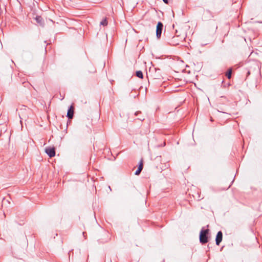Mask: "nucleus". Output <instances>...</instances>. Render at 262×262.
Here are the masks:
<instances>
[{
    "label": "nucleus",
    "mask_w": 262,
    "mask_h": 262,
    "mask_svg": "<svg viewBox=\"0 0 262 262\" xmlns=\"http://www.w3.org/2000/svg\"><path fill=\"white\" fill-rule=\"evenodd\" d=\"M222 238H223V233H222V231H220L217 232V235L216 236V238H215V242H216V244L217 245H220V243L222 241Z\"/></svg>",
    "instance_id": "obj_4"
},
{
    "label": "nucleus",
    "mask_w": 262,
    "mask_h": 262,
    "mask_svg": "<svg viewBox=\"0 0 262 262\" xmlns=\"http://www.w3.org/2000/svg\"><path fill=\"white\" fill-rule=\"evenodd\" d=\"M100 25H103L104 26H107V19L106 18L103 19L101 22H100Z\"/></svg>",
    "instance_id": "obj_10"
},
{
    "label": "nucleus",
    "mask_w": 262,
    "mask_h": 262,
    "mask_svg": "<svg viewBox=\"0 0 262 262\" xmlns=\"http://www.w3.org/2000/svg\"><path fill=\"white\" fill-rule=\"evenodd\" d=\"M163 1L165 4H168V0H163Z\"/></svg>",
    "instance_id": "obj_14"
},
{
    "label": "nucleus",
    "mask_w": 262,
    "mask_h": 262,
    "mask_svg": "<svg viewBox=\"0 0 262 262\" xmlns=\"http://www.w3.org/2000/svg\"><path fill=\"white\" fill-rule=\"evenodd\" d=\"M35 20L37 23L40 25H42L43 23V19L41 16H36L35 17Z\"/></svg>",
    "instance_id": "obj_7"
},
{
    "label": "nucleus",
    "mask_w": 262,
    "mask_h": 262,
    "mask_svg": "<svg viewBox=\"0 0 262 262\" xmlns=\"http://www.w3.org/2000/svg\"><path fill=\"white\" fill-rule=\"evenodd\" d=\"M138 119L139 120H140V121H143V120H144V117H143V116H142V117H139Z\"/></svg>",
    "instance_id": "obj_13"
},
{
    "label": "nucleus",
    "mask_w": 262,
    "mask_h": 262,
    "mask_svg": "<svg viewBox=\"0 0 262 262\" xmlns=\"http://www.w3.org/2000/svg\"><path fill=\"white\" fill-rule=\"evenodd\" d=\"M18 114L19 116V118L21 120L26 119L27 118V117L24 114V110L23 109L19 110V111L18 112ZM20 122H21V120H20Z\"/></svg>",
    "instance_id": "obj_6"
},
{
    "label": "nucleus",
    "mask_w": 262,
    "mask_h": 262,
    "mask_svg": "<svg viewBox=\"0 0 262 262\" xmlns=\"http://www.w3.org/2000/svg\"><path fill=\"white\" fill-rule=\"evenodd\" d=\"M74 115V107L73 106H71L68 111L67 117L69 119H72Z\"/></svg>",
    "instance_id": "obj_5"
},
{
    "label": "nucleus",
    "mask_w": 262,
    "mask_h": 262,
    "mask_svg": "<svg viewBox=\"0 0 262 262\" xmlns=\"http://www.w3.org/2000/svg\"><path fill=\"white\" fill-rule=\"evenodd\" d=\"M139 114H141V112H137L135 113V115H136V116H137Z\"/></svg>",
    "instance_id": "obj_15"
},
{
    "label": "nucleus",
    "mask_w": 262,
    "mask_h": 262,
    "mask_svg": "<svg viewBox=\"0 0 262 262\" xmlns=\"http://www.w3.org/2000/svg\"><path fill=\"white\" fill-rule=\"evenodd\" d=\"M143 162H142V160H141L138 168L140 170H142L143 169Z\"/></svg>",
    "instance_id": "obj_11"
},
{
    "label": "nucleus",
    "mask_w": 262,
    "mask_h": 262,
    "mask_svg": "<svg viewBox=\"0 0 262 262\" xmlns=\"http://www.w3.org/2000/svg\"><path fill=\"white\" fill-rule=\"evenodd\" d=\"M136 76L140 78H143V75L142 71H138L136 72Z\"/></svg>",
    "instance_id": "obj_9"
},
{
    "label": "nucleus",
    "mask_w": 262,
    "mask_h": 262,
    "mask_svg": "<svg viewBox=\"0 0 262 262\" xmlns=\"http://www.w3.org/2000/svg\"><path fill=\"white\" fill-rule=\"evenodd\" d=\"M141 171V170L138 168V169L136 171L135 174L136 175H139Z\"/></svg>",
    "instance_id": "obj_12"
},
{
    "label": "nucleus",
    "mask_w": 262,
    "mask_h": 262,
    "mask_svg": "<svg viewBox=\"0 0 262 262\" xmlns=\"http://www.w3.org/2000/svg\"><path fill=\"white\" fill-rule=\"evenodd\" d=\"M163 27V24L160 21L158 22L156 28V36L158 38H160L161 36Z\"/></svg>",
    "instance_id": "obj_2"
},
{
    "label": "nucleus",
    "mask_w": 262,
    "mask_h": 262,
    "mask_svg": "<svg viewBox=\"0 0 262 262\" xmlns=\"http://www.w3.org/2000/svg\"><path fill=\"white\" fill-rule=\"evenodd\" d=\"M208 229L202 230L200 234V241L202 244H205L208 242L207 234L208 233Z\"/></svg>",
    "instance_id": "obj_1"
},
{
    "label": "nucleus",
    "mask_w": 262,
    "mask_h": 262,
    "mask_svg": "<svg viewBox=\"0 0 262 262\" xmlns=\"http://www.w3.org/2000/svg\"><path fill=\"white\" fill-rule=\"evenodd\" d=\"M45 151L50 157H53L55 155V150L54 147H47L46 148Z\"/></svg>",
    "instance_id": "obj_3"
},
{
    "label": "nucleus",
    "mask_w": 262,
    "mask_h": 262,
    "mask_svg": "<svg viewBox=\"0 0 262 262\" xmlns=\"http://www.w3.org/2000/svg\"><path fill=\"white\" fill-rule=\"evenodd\" d=\"M231 74H232V69H230L229 70H228V71H227V72L226 73V76L227 77V78L228 79L231 78Z\"/></svg>",
    "instance_id": "obj_8"
}]
</instances>
